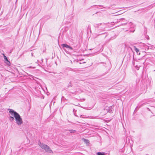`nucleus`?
I'll return each mask as SVG.
<instances>
[{
    "label": "nucleus",
    "mask_w": 155,
    "mask_h": 155,
    "mask_svg": "<svg viewBox=\"0 0 155 155\" xmlns=\"http://www.w3.org/2000/svg\"><path fill=\"white\" fill-rule=\"evenodd\" d=\"M84 142L86 143V144H87V143H89V140H86V139H83Z\"/></svg>",
    "instance_id": "obj_4"
},
{
    "label": "nucleus",
    "mask_w": 155,
    "mask_h": 155,
    "mask_svg": "<svg viewBox=\"0 0 155 155\" xmlns=\"http://www.w3.org/2000/svg\"><path fill=\"white\" fill-rule=\"evenodd\" d=\"M11 118L12 119V120H14V118L13 117H11Z\"/></svg>",
    "instance_id": "obj_8"
},
{
    "label": "nucleus",
    "mask_w": 155,
    "mask_h": 155,
    "mask_svg": "<svg viewBox=\"0 0 155 155\" xmlns=\"http://www.w3.org/2000/svg\"><path fill=\"white\" fill-rule=\"evenodd\" d=\"M62 46H63V47H65L66 48H69L71 50L73 49V48L71 47L68 45L67 44H63L62 45Z\"/></svg>",
    "instance_id": "obj_3"
},
{
    "label": "nucleus",
    "mask_w": 155,
    "mask_h": 155,
    "mask_svg": "<svg viewBox=\"0 0 155 155\" xmlns=\"http://www.w3.org/2000/svg\"><path fill=\"white\" fill-rule=\"evenodd\" d=\"M41 147L45 150L47 151H49V147L47 146V145L45 144H42L40 146Z\"/></svg>",
    "instance_id": "obj_2"
},
{
    "label": "nucleus",
    "mask_w": 155,
    "mask_h": 155,
    "mask_svg": "<svg viewBox=\"0 0 155 155\" xmlns=\"http://www.w3.org/2000/svg\"><path fill=\"white\" fill-rule=\"evenodd\" d=\"M97 154L98 155H104V154L103 153H102L101 152H98L97 153Z\"/></svg>",
    "instance_id": "obj_7"
},
{
    "label": "nucleus",
    "mask_w": 155,
    "mask_h": 155,
    "mask_svg": "<svg viewBox=\"0 0 155 155\" xmlns=\"http://www.w3.org/2000/svg\"><path fill=\"white\" fill-rule=\"evenodd\" d=\"M9 111L12 115L14 116L15 119L17 123L20 125L22 123V119L21 118L20 115L16 112L14 111L12 109H9Z\"/></svg>",
    "instance_id": "obj_1"
},
{
    "label": "nucleus",
    "mask_w": 155,
    "mask_h": 155,
    "mask_svg": "<svg viewBox=\"0 0 155 155\" xmlns=\"http://www.w3.org/2000/svg\"><path fill=\"white\" fill-rule=\"evenodd\" d=\"M134 50L137 53L139 51V50L137 48L135 47H134Z\"/></svg>",
    "instance_id": "obj_6"
},
{
    "label": "nucleus",
    "mask_w": 155,
    "mask_h": 155,
    "mask_svg": "<svg viewBox=\"0 0 155 155\" xmlns=\"http://www.w3.org/2000/svg\"><path fill=\"white\" fill-rule=\"evenodd\" d=\"M3 55L4 58L5 60L6 61H7L8 62H9V61L7 59V58L5 55V54H3Z\"/></svg>",
    "instance_id": "obj_5"
}]
</instances>
